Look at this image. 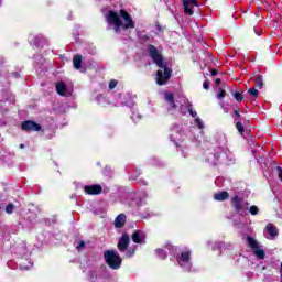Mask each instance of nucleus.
Returning <instances> with one entry per match:
<instances>
[{"label": "nucleus", "mask_w": 282, "mask_h": 282, "mask_svg": "<svg viewBox=\"0 0 282 282\" xmlns=\"http://www.w3.org/2000/svg\"><path fill=\"white\" fill-rule=\"evenodd\" d=\"M148 52L150 58L156 64L159 70L156 72V85H166V82L171 78L173 70L169 68V64L164 63V57H162V52L158 50L154 45H148ZM163 69V72L161 70Z\"/></svg>", "instance_id": "1"}, {"label": "nucleus", "mask_w": 282, "mask_h": 282, "mask_svg": "<svg viewBox=\"0 0 282 282\" xmlns=\"http://www.w3.org/2000/svg\"><path fill=\"white\" fill-rule=\"evenodd\" d=\"M119 12L124 23H122L120 15H118L116 11H109L106 15L108 25L113 26L116 34H120V30H133V28H135V22H133L131 15L124 10H120Z\"/></svg>", "instance_id": "2"}, {"label": "nucleus", "mask_w": 282, "mask_h": 282, "mask_svg": "<svg viewBox=\"0 0 282 282\" xmlns=\"http://www.w3.org/2000/svg\"><path fill=\"white\" fill-rule=\"evenodd\" d=\"M104 259L111 270H120V267L122 265V258H120V254H118L117 251H105Z\"/></svg>", "instance_id": "3"}, {"label": "nucleus", "mask_w": 282, "mask_h": 282, "mask_svg": "<svg viewBox=\"0 0 282 282\" xmlns=\"http://www.w3.org/2000/svg\"><path fill=\"white\" fill-rule=\"evenodd\" d=\"M184 107H186L187 111H189V115L192 116V118H195V124L198 129L203 130L204 129V121L197 117V111L193 110V105L188 102V100L186 98H184L183 100V105L181 106V113L183 116H185L186 110H184Z\"/></svg>", "instance_id": "4"}, {"label": "nucleus", "mask_w": 282, "mask_h": 282, "mask_svg": "<svg viewBox=\"0 0 282 282\" xmlns=\"http://www.w3.org/2000/svg\"><path fill=\"white\" fill-rule=\"evenodd\" d=\"M176 261L180 268H183L185 272H191L193 263L191 262V251H184L180 256H176Z\"/></svg>", "instance_id": "5"}, {"label": "nucleus", "mask_w": 282, "mask_h": 282, "mask_svg": "<svg viewBox=\"0 0 282 282\" xmlns=\"http://www.w3.org/2000/svg\"><path fill=\"white\" fill-rule=\"evenodd\" d=\"M231 205L234 206L235 210L239 213V215H246L248 208H250V204L248 202H243L239 196H235L231 199Z\"/></svg>", "instance_id": "6"}, {"label": "nucleus", "mask_w": 282, "mask_h": 282, "mask_svg": "<svg viewBox=\"0 0 282 282\" xmlns=\"http://www.w3.org/2000/svg\"><path fill=\"white\" fill-rule=\"evenodd\" d=\"M216 153H221V162H227L228 164H232V162H235V155H232V152H230L226 147H217Z\"/></svg>", "instance_id": "7"}, {"label": "nucleus", "mask_w": 282, "mask_h": 282, "mask_svg": "<svg viewBox=\"0 0 282 282\" xmlns=\"http://www.w3.org/2000/svg\"><path fill=\"white\" fill-rule=\"evenodd\" d=\"M264 237L267 239H274L279 237V229L273 224H268L264 229Z\"/></svg>", "instance_id": "8"}, {"label": "nucleus", "mask_w": 282, "mask_h": 282, "mask_svg": "<svg viewBox=\"0 0 282 282\" xmlns=\"http://www.w3.org/2000/svg\"><path fill=\"white\" fill-rule=\"evenodd\" d=\"M129 243H131V238L129 237L128 234H123L120 239H119V242H118V250L120 252H126L127 251V248H129Z\"/></svg>", "instance_id": "9"}, {"label": "nucleus", "mask_w": 282, "mask_h": 282, "mask_svg": "<svg viewBox=\"0 0 282 282\" xmlns=\"http://www.w3.org/2000/svg\"><path fill=\"white\" fill-rule=\"evenodd\" d=\"M195 6H199V3L197 2V0H184L183 2V8L185 11V14H188L189 17H193V8H195Z\"/></svg>", "instance_id": "10"}, {"label": "nucleus", "mask_w": 282, "mask_h": 282, "mask_svg": "<svg viewBox=\"0 0 282 282\" xmlns=\"http://www.w3.org/2000/svg\"><path fill=\"white\" fill-rule=\"evenodd\" d=\"M55 88L59 96H72V88H68L63 82H58Z\"/></svg>", "instance_id": "11"}, {"label": "nucleus", "mask_w": 282, "mask_h": 282, "mask_svg": "<svg viewBox=\"0 0 282 282\" xmlns=\"http://www.w3.org/2000/svg\"><path fill=\"white\" fill-rule=\"evenodd\" d=\"M22 131H41V124L34 121H24L21 124Z\"/></svg>", "instance_id": "12"}, {"label": "nucleus", "mask_w": 282, "mask_h": 282, "mask_svg": "<svg viewBox=\"0 0 282 282\" xmlns=\"http://www.w3.org/2000/svg\"><path fill=\"white\" fill-rule=\"evenodd\" d=\"M221 160V152H217V149H215L214 153H209L206 156V162L209 164H213L214 166L219 164V161Z\"/></svg>", "instance_id": "13"}, {"label": "nucleus", "mask_w": 282, "mask_h": 282, "mask_svg": "<svg viewBox=\"0 0 282 282\" xmlns=\"http://www.w3.org/2000/svg\"><path fill=\"white\" fill-rule=\"evenodd\" d=\"M132 241L134 243H147V234L142 230H135L132 234Z\"/></svg>", "instance_id": "14"}, {"label": "nucleus", "mask_w": 282, "mask_h": 282, "mask_svg": "<svg viewBox=\"0 0 282 282\" xmlns=\"http://www.w3.org/2000/svg\"><path fill=\"white\" fill-rule=\"evenodd\" d=\"M86 195H100L102 193V187L100 185H90L84 187Z\"/></svg>", "instance_id": "15"}, {"label": "nucleus", "mask_w": 282, "mask_h": 282, "mask_svg": "<svg viewBox=\"0 0 282 282\" xmlns=\"http://www.w3.org/2000/svg\"><path fill=\"white\" fill-rule=\"evenodd\" d=\"M124 224H127V215L119 214L115 219V228H124Z\"/></svg>", "instance_id": "16"}, {"label": "nucleus", "mask_w": 282, "mask_h": 282, "mask_svg": "<svg viewBox=\"0 0 282 282\" xmlns=\"http://www.w3.org/2000/svg\"><path fill=\"white\" fill-rule=\"evenodd\" d=\"M165 100L167 102V110L173 111V109H177V106L175 105V100L173 99V94L166 93L165 94Z\"/></svg>", "instance_id": "17"}, {"label": "nucleus", "mask_w": 282, "mask_h": 282, "mask_svg": "<svg viewBox=\"0 0 282 282\" xmlns=\"http://www.w3.org/2000/svg\"><path fill=\"white\" fill-rule=\"evenodd\" d=\"M30 41H33L34 45H36L37 47H43L45 43V37H43V35H36L35 37L31 35Z\"/></svg>", "instance_id": "18"}, {"label": "nucleus", "mask_w": 282, "mask_h": 282, "mask_svg": "<svg viewBox=\"0 0 282 282\" xmlns=\"http://www.w3.org/2000/svg\"><path fill=\"white\" fill-rule=\"evenodd\" d=\"M228 197H229L228 192H218L214 195V199H216V202H226Z\"/></svg>", "instance_id": "19"}, {"label": "nucleus", "mask_w": 282, "mask_h": 282, "mask_svg": "<svg viewBox=\"0 0 282 282\" xmlns=\"http://www.w3.org/2000/svg\"><path fill=\"white\" fill-rule=\"evenodd\" d=\"M180 126H175L174 128H172L171 130V134H170V138L173 142H175L176 140H180Z\"/></svg>", "instance_id": "20"}, {"label": "nucleus", "mask_w": 282, "mask_h": 282, "mask_svg": "<svg viewBox=\"0 0 282 282\" xmlns=\"http://www.w3.org/2000/svg\"><path fill=\"white\" fill-rule=\"evenodd\" d=\"M73 65L75 69H80L83 66V56L82 55H75L73 58Z\"/></svg>", "instance_id": "21"}, {"label": "nucleus", "mask_w": 282, "mask_h": 282, "mask_svg": "<svg viewBox=\"0 0 282 282\" xmlns=\"http://www.w3.org/2000/svg\"><path fill=\"white\" fill-rule=\"evenodd\" d=\"M97 102L98 105H101V107H107V105H109V100L107 99L106 96H102V95L97 96Z\"/></svg>", "instance_id": "22"}, {"label": "nucleus", "mask_w": 282, "mask_h": 282, "mask_svg": "<svg viewBox=\"0 0 282 282\" xmlns=\"http://www.w3.org/2000/svg\"><path fill=\"white\" fill-rule=\"evenodd\" d=\"M217 248H224L225 250H232V245H227L224 242H215V246L213 247V250H217Z\"/></svg>", "instance_id": "23"}, {"label": "nucleus", "mask_w": 282, "mask_h": 282, "mask_svg": "<svg viewBox=\"0 0 282 282\" xmlns=\"http://www.w3.org/2000/svg\"><path fill=\"white\" fill-rule=\"evenodd\" d=\"M247 241H248V245L251 248V250H257V248H259V242H257V240H254V238L247 237Z\"/></svg>", "instance_id": "24"}, {"label": "nucleus", "mask_w": 282, "mask_h": 282, "mask_svg": "<svg viewBox=\"0 0 282 282\" xmlns=\"http://www.w3.org/2000/svg\"><path fill=\"white\" fill-rule=\"evenodd\" d=\"M253 254L258 258V259H265V251H263V249H260L259 247L253 249Z\"/></svg>", "instance_id": "25"}, {"label": "nucleus", "mask_w": 282, "mask_h": 282, "mask_svg": "<svg viewBox=\"0 0 282 282\" xmlns=\"http://www.w3.org/2000/svg\"><path fill=\"white\" fill-rule=\"evenodd\" d=\"M142 117L140 116V112H138V110L135 108H132V116H131V120H133V122H135V120H140Z\"/></svg>", "instance_id": "26"}, {"label": "nucleus", "mask_w": 282, "mask_h": 282, "mask_svg": "<svg viewBox=\"0 0 282 282\" xmlns=\"http://www.w3.org/2000/svg\"><path fill=\"white\" fill-rule=\"evenodd\" d=\"M247 94H249V96H251V98H258L259 90H257L256 88H249Z\"/></svg>", "instance_id": "27"}, {"label": "nucleus", "mask_w": 282, "mask_h": 282, "mask_svg": "<svg viewBox=\"0 0 282 282\" xmlns=\"http://www.w3.org/2000/svg\"><path fill=\"white\" fill-rule=\"evenodd\" d=\"M156 254L159 259H166V251L164 249H158Z\"/></svg>", "instance_id": "28"}, {"label": "nucleus", "mask_w": 282, "mask_h": 282, "mask_svg": "<svg viewBox=\"0 0 282 282\" xmlns=\"http://www.w3.org/2000/svg\"><path fill=\"white\" fill-rule=\"evenodd\" d=\"M256 87H259V89H261V87H263V77H261V76L256 77Z\"/></svg>", "instance_id": "29"}, {"label": "nucleus", "mask_w": 282, "mask_h": 282, "mask_svg": "<svg viewBox=\"0 0 282 282\" xmlns=\"http://www.w3.org/2000/svg\"><path fill=\"white\" fill-rule=\"evenodd\" d=\"M6 213H7L8 215H12V214L14 213V205H13V204L7 205V207H6Z\"/></svg>", "instance_id": "30"}, {"label": "nucleus", "mask_w": 282, "mask_h": 282, "mask_svg": "<svg viewBox=\"0 0 282 282\" xmlns=\"http://www.w3.org/2000/svg\"><path fill=\"white\" fill-rule=\"evenodd\" d=\"M165 249L169 250L170 254H175L177 251V248H175L173 245H166Z\"/></svg>", "instance_id": "31"}, {"label": "nucleus", "mask_w": 282, "mask_h": 282, "mask_svg": "<svg viewBox=\"0 0 282 282\" xmlns=\"http://www.w3.org/2000/svg\"><path fill=\"white\" fill-rule=\"evenodd\" d=\"M217 98L218 100H221V98H226V90L218 88Z\"/></svg>", "instance_id": "32"}, {"label": "nucleus", "mask_w": 282, "mask_h": 282, "mask_svg": "<svg viewBox=\"0 0 282 282\" xmlns=\"http://www.w3.org/2000/svg\"><path fill=\"white\" fill-rule=\"evenodd\" d=\"M249 213H250V215H259V207L252 205V206L249 208Z\"/></svg>", "instance_id": "33"}, {"label": "nucleus", "mask_w": 282, "mask_h": 282, "mask_svg": "<svg viewBox=\"0 0 282 282\" xmlns=\"http://www.w3.org/2000/svg\"><path fill=\"white\" fill-rule=\"evenodd\" d=\"M236 128L239 131V133H245V131H246L243 129V124L241 122H239V121L236 123Z\"/></svg>", "instance_id": "34"}, {"label": "nucleus", "mask_w": 282, "mask_h": 282, "mask_svg": "<svg viewBox=\"0 0 282 282\" xmlns=\"http://www.w3.org/2000/svg\"><path fill=\"white\" fill-rule=\"evenodd\" d=\"M234 97L237 100V102H241V100H243V95H241L240 93H235Z\"/></svg>", "instance_id": "35"}, {"label": "nucleus", "mask_w": 282, "mask_h": 282, "mask_svg": "<svg viewBox=\"0 0 282 282\" xmlns=\"http://www.w3.org/2000/svg\"><path fill=\"white\" fill-rule=\"evenodd\" d=\"M118 86V80L112 79L109 83V89H116V87Z\"/></svg>", "instance_id": "36"}, {"label": "nucleus", "mask_w": 282, "mask_h": 282, "mask_svg": "<svg viewBox=\"0 0 282 282\" xmlns=\"http://www.w3.org/2000/svg\"><path fill=\"white\" fill-rule=\"evenodd\" d=\"M133 254H135V249H129L126 253V257L131 258Z\"/></svg>", "instance_id": "37"}, {"label": "nucleus", "mask_w": 282, "mask_h": 282, "mask_svg": "<svg viewBox=\"0 0 282 282\" xmlns=\"http://www.w3.org/2000/svg\"><path fill=\"white\" fill-rule=\"evenodd\" d=\"M276 171H278V175H279V177H280V180H281V182H282V167H281V166H278V167H276Z\"/></svg>", "instance_id": "38"}, {"label": "nucleus", "mask_w": 282, "mask_h": 282, "mask_svg": "<svg viewBox=\"0 0 282 282\" xmlns=\"http://www.w3.org/2000/svg\"><path fill=\"white\" fill-rule=\"evenodd\" d=\"M82 248H85V241H79L77 250H82Z\"/></svg>", "instance_id": "39"}, {"label": "nucleus", "mask_w": 282, "mask_h": 282, "mask_svg": "<svg viewBox=\"0 0 282 282\" xmlns=\"http://www.w3.org/2000/svg\"><path fill=\"white\" fill-rule=\"evenodd\" d=\"M203 87H204V89H209L210 84L208 82H204Z\"/></svg>", "instance_id": "40"}, {"label": "nucleus", "mask_w": 282, "mask_h": 282, "mask_svg": "<svg viewBox=\"0 0 282 282\" xmlns=\"http://www.w3.org/2000/svg\"><path fill=\"white\" fill-rule=\"evenodd\" d=\"M254 32L258 36H261V29L254 28Z\"/></svg>", "instance_id": "41"}, {"label": "nucleus", "mask_w": 282, "mask_h": 282, "mask_svg": "<svg viewBox=\"0 0 282 282\" xmlns=\"http://www.w3.org/2000/svg\"><path fill=\"white\" fill-rule=\"evenodd\" d=\"M241 115H239V111H235V118H240Z\"/></svg>", "instance_id": "42"}, {"label": "nucleus", "mask_w": 282, "mask_h": 282, "mask_svg": "<svg viewBox=\"0 0 282 282\" xmlns=\"http://www.w3.org/2000/svg\"><path fill=\"white\" fill-rule=\"evenodd\" d=\"M212 76H217V70L213 69L212 70Z\"/></svg>", "instance_id": "43"}, {"label": "nucleus", "mask_w": 282, "mask_h": 282, "mask_svg": "<svg viewBox=\"0 0 282 282\" xmlns=\"http://www.w3.org/2000/svg\"><path fill=\"white\" fill-rule=\"evenodd\" d=\"M215 83H216V85H219V83H221V79H220V78H217V79L215 80Z\"/></svg>", "instance_id": "44"}, {"label": "nucleus", "mask_w": 282, "mask_h": 282, "mask_svg": "<svg viewBox=\"0 0 282 282\" xmlns=\"http://www.w3.org/2000/svg\"><path fill=\"white\" fill-rule=\"evenodd\" d=\"M20 149H25V144L21 143Z\"/></svg>", "instance_id": "45"}, {"label": "nucleus", "mask_w": 282, "mask_h": 282, "mask_svg": "<svg viewBox=\"0 0 282 282\" xmlns=\"http://www.w3.org/2000/svg\"><path fill=\"white\" fill-rule=\"evenodd\" d=\"M21 270H29L28 267H21Z\"/></svg>", "instance_id": "46"}, {"label": "nucleus", "mask_w": 282, "mask_h": 282, "mask_svg": "<svg viewBox=\"0 0 282 282\" xmlns=\"http://www.w3.org/2000/svg\"><path fill=\"white\" fill-rule=\"evenodd\" d=\"M143 185L147 186V182H143Z\"/></svg>", "instance_id": "47"}, {"label": "nucleus", "mask_w": 282, "mask_h": 282, "mask_svg": "<svg viewBox=\"0 0 282 282\" xmlns=\"http://www.w3.org/2000/svg\"><path fill=\"white\" fill-rule=\"evenodd\" d=\"M281 282H282V273H281Z\"/></svg>", "instance_id": "48"}]
</instances>
